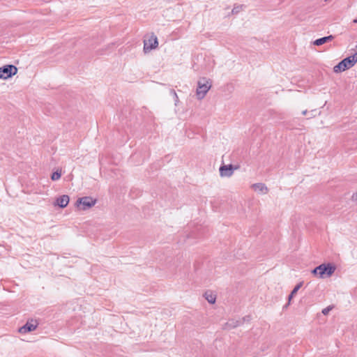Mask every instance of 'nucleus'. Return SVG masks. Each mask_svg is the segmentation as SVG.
<instances>
[{
    "label": "nucleus",
    "instance_id": "obj_14",
    "mask_svg": "<svg viewBox=\"0 0 357 357\" xmlns=\"http://www.w3.org/2000/svg\"><path fill=\"white\" fill-rule=\"evenodd\" d=\"M345 70H347V68L345 67V63L342 61L334 67V72L335 73L344 71Z\"/></svg>",
    "mask_w": 357,
    "mask_h": 357
},
{
    "label": "nucleus",
    "instance_id": "obj_7",
    "mask_svg": "<svg viewBox=\"0 0 357 357\" xmlns=\"http://www.w3.org/2000/svg\"><path fill=\"white\" fill-rule=\"evenodd\" d=\"M37 327V324L36 321H28L25 325L22 327L20 328L19 332L20 333H26L31 331H34Z\"/></svg>",
    "mask_w": 357,
    "mask_h": 357
},
{
    "label": "nucleus",
    "instance_id": "obj_3",
    "mask_svg": "<svg viewBox=\"0 0 357 357\" xmlns=\"http://www.w3.org/2000/svg\"><path fill=\"white\" fill-rule=\"evenodd\" d=\"M335 270V267L331 264H322L318 266L319 277L324 278L330 277L333 275Z\"/></svg>",
    "mask_w": 357,
    "mask_h": 357
},
{
    "label": "nucleus",
    "instance_id": "obj_12",
    "mask_svg": "<svg viewBox=\"0 0 357 357\" xmlns=\"http://www.w3.org/2000/svg\"><path fill=\"white\" fill-rule=\"evenodd\" d=\"M241 325V320L231 319L226 324L225 328L231 329V328H236Z\"/></svg>",
    "mask_w": 357,
    "mask_h": 357
},
{
    "label": "nucleus",
    "instance_id": "obj_21",
    "mask_svg": "<svg viewBox=\"0 0 357 357\" xmlns=\"http://www.w3.org/2000/svg\"><path fill=\"white\" fill-rule=\"evenodd\" d=\"M318 270V266L316 267L315 268H314L312 271V273L314 275H318L319 276V271Z\"/></svg>",
    "mask_w": 357,
    "mask_h": 357
},
{
    "label": "nucleus",
    "instance_id": "obj_1",
    "mask_svg": "<svg viewBox=\"0 0 357 357\" xmlns=\"http://www.w3.org/2000/svg\"><path fill=\"white\" fill-rule=\"evenodd\" d=\"M211 87V83L208 79H206V77L200 78L197 82V98L200 100L204 98Z\"/></svg>",
    "mask_w": 357,
    "mask_h": 357
},
{
    "label": "nucleus",
    "instance_id": "obj_13",
    "mask_svg": "<svg viewBox=\"0 0 357 357\" xmlns=\"http://www.w3.org/2000/svg\"><path fill=\"white\" fill-rule=\"evenodd\" d=\"M204 297L209 303L213 304L216 300V296L211 291H206L204 294Z\"/></svg>",
    "mask_w": 357,
    "mask_h": 357
},
{
    "label": "nucleus",
    "instance_id": "obj_11",
    "mask_svg": "<svg viewBox=\"0 0 357 357\" xmlns=\"http://www.w3.org/2000/svg\"><path fill=\"white\" fill-rule=\"evenodd\" d=\"M334 38L335 37L333 35H330L321 38H318L313 42V45L320 46L328 42L332 41L334 39Z\"/></svg>",
    "mask_w": 357,
    "mask_h": 357
},
{
    "label": "nucleus",
    "instance_id": "obj_2",
    "mask_svg": "<svg viewBox=\"0 0 357 357\" xmlns=\"http://www.w3.org/2000/svg\"><path fill=\"white\" fill-rule=\"evenodd\" d=\"M17 68L13 65H6L0 68V79H6L15 75Z\"/></svg>",
    "mask_w": 357,
    "mask_h": 357
},
{
    "label": "nucleus",
    "instance_id": "obj_4",
    "mask_svg": "<svg viewBox=\"0 0 357 357\" xmlns=\"http://www.w3.org/2000/svg\"><path fill=\"white\" fill-rule=\"evenodd\" d=\"M158 42L155 36H151L148 40L144 42V51L148 52L158 47Z\"/></svg>",
    "mask_w": 357,
    "mask_h": 357
},
{
    "label": "nucleus",
    "instance_id": "obj_19",
    "mask_svg": "<svg viewBox=\"0 0 357 357\" xmlns=\"http://www.w3.org/2000/svg\"><path fill=\"white\" fill-rule=\"evenodd\" d=\"M239 320H241V325L244 323V322H250L251 321V317L250 315H248V316H245L244 317H243L242 319H239Z\"/></svg>",
    "mask_w": 357,
    "mask_h": 357
},
{
    "label": "nucleus",
    "instance_id": "obj_10",
    "mask_svg": "<svg viewBox=\"0 0 357 357\" xmlns=\"http://www.w3.org/2000/svg\"><path fill=\"white\" fill-rule=\"evenodd\" d=\"M69 197L63 195L58 197L56 200V204L61 208H65L69 203Z\"/></svg>",
    "mask_w": 357,
    "mask_h": 357
},
{
    "label": "nucleus",
    "instance_id": "obj_6",
    "mask_svg": "<svg viewBox=\"0 0 357 357\" xmlns=\"http://www.w3.org/2000/svg\"><path fill=\"white\" fill-rule=\"evenodd\" d=\"M220 175L222 177H230L234 173V167L232 165H222L220 167Z\"/></svg>",
    "mask_w": 357,
    "mask_h": 357
},
{
    "label": "nucleus",
    "instance_id": "obj_18",
    "mask_svg": "<svg viewBox=\"0 0 357 357\" xmlns=\"http://www.w3.org/2000/svg\"><path fill=\"white\" fill-rule=\"evenodd\" d=\"M242 8H243L242 5L235 6L232 10V13L236 14V13H239L242 10Z\"/></svg>",
    "mask_w": 357,
    "mask_h": 357
},
{
    "label": "nucleus",
    "instance_id": "obj_17",
    "mask_svg": "<svg viewBox=\"0 0 357 357\" xmlns=\"http://www.w3.org/2000/svg\"><path fill=\"white\" fill-rule=\"evenodd\" d=\"M333 305H329V306H328V307H326L324 308V309L322 310V313H323V314H324V315H328V313H329V312L333 310Z\"/></svg>",
    "mask_w": 357,
    "mask_h": 357
},
{
    "label": "nucleus",
    "instance_id": "obj_8",
    "mask_svg": "<svg viewBox=\"0 0 357 357\" xmlns=\"http://www.w3.org/2000/svg\"><path fill=\"white\" fill-rule=\"evenodd\" d=\"M342 61L345 63V67L347 69L351 68L357 62V54H354L344 59Z\"/></svg>",
    "mask_w": 357,
    "mask_h": 357
},
{
    "label": "nucleus",
    "instance_id": "obj_26",
    "mask_svg": "<svg viewBox=\"0 0 357 357\" xmlns=\"http://www.w3.org/2000/svg\"><path fill=\"white\" fill-rule=\"evenodd\" d=\"M356 52L355 54H357V45L356 46Z\"/></svg>",
    "mask_w": 357,
    "mask_h": 357
},
{
    "label": "nucleus",
    "instance_id": "obj_5",
    "mask_svg": "<svg viewBox=\"0 0 357 357\" xmlns=\"http://www.w3.org/2000/svg\"><path fill=\"white\" fill-rule=\"evenodd\" d=\"M96 204V200L93 199L91 197H84L79 198L77 201V206H82V210H86L87 208H89L94 206Z\"/></svg>",
    "mask_w": 357,
    "mask_h": 357
},
{
    "label": "nucleus",
    "instance_id": "obj_23",
    "mask_svg": "<svg viewBox=\"0 0 357 357\" xmlns=\"http://www.w3.org/2000/svg\"><path fill=\"white\" fill-rule=\"evenodd\" d=\"M317 112L316 110H312L311 111V116H310V118L312 117V116H314L315 114L314 113Z\"/></svg>",
    "mask_w": 357,
    "mask_h": 357
},
{
    "label": "nucleus",
    "instance_id": "obj_22",
    "mask_svg": "<svg viewBox=\"0 0 357 357\" xmlns=\"http://www.w3.org/2000/svg\"><path fill=\"white\" fill-rule=\"evenodd\" d=\"M351 199L353 201H357V192L356 193H354L353 194L352 197H351Z\"/></svg>",
    "mask_w": 357,
    "mask_h": 357
},
{
    "label": "nucleus",
    "instance_id": "obj_25",
    "mask_svg": "<svg viewBox=\"0 0 357 357\" xmlns=\"http://www.w3.org/2000/svg\"><path fill=\"white\" fill-rule=\"evenodd\" d=\"M353 22L354 23H357V19L354 20Z\"/></svg>",
    "mask_w": 357,
    "mask_h": 357
},
{
    "label": "nucleus",
    "instance_id": "obj_24",
    "mask_svg": "<svg viewBox=\"0 0 357 357\" xmlns=\"http://www.w3.org/2000/svg\"><path fill=\"white\" fill-rule=\"evenodd\" d=\"M307 113H308L307 110H304V111H303V112H302V114H303V115H306Z\"/></svg>",
    "mask_w": 357,
    "mask_h": 357
},
{
    "label": "nucleus",
    "instance_id": "obj_15",
    "mask_svg": "<svg viewBox=\"0 0 357 357\" xmlns=\"http://www.w3.org/2000/svg\"><path fill=\"white\" fill-rule=\"evenodd\" d=\"M302 285H303V282H300L294 288V289L291 291L290 295L289 296V303L290 302L291 298L296 294L298 289L302 287Z\"/></svg>",
    "mask_w": 357,
    "mask_h": 357
},
{
    "label": "nucleus",
    "instance_id": "obj_9",
    "mask_svg": "<svg viewBox=\"0 0 357 357\" xmlns=\"http://www.w3.org/2000/svg\"><path fill=\"white\" fill-rule=\"evenodd\" d=\"M252 188L259 193L265 195L268 193V188L265 185V184L261 183H257L252 185Z\"/></svg>",
    "mask_w": 357,
    "mask_h": 357
},
{
    "label": "nucleus",
    "instance_id": "obj_20",
    "mask_svg": "<svg viewBox=\"0 0 357 357\" xmlns=\"http://www.w3.org/2000/svg\"><path fill=\"white\" fill-rule=\"evenodd\" d=\"M171 93L173 94V96L174 97L175 105H176L178 101V97L176 93L175 92V91L172 90V91H171Z\"/></svg>",
    "mask_w": 357,
    "mask_h": 357
},
{
    "label": "nucleus",
    "instance_id": "obj_16",
    "mask_svg": "<svg viewBox=\"0 0 357 357\" xmlns=\"http://www.w3.org/2000/svg\"><path fill=\"white\" fill-rule=\"evenodd\" d=\"M61 176V171L57 170L56 172H54L52 174L51 178L52 181H57L59 180Z\"/></svg>",
    "mask_w": 357,
    "mask_h": 357
}]
</instances>
